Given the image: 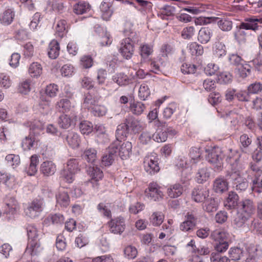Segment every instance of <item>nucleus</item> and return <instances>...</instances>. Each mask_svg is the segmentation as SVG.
<instances>
[{
	"mask_svg": "<svg viewBox=\"0 0 262 262\" xmlns=\"http://www.w3.org/2000/svg\"><path fill=\"white\" fill-rule=\"evenodd\" d=\"M231 155H229L228 157V162L232 166V172L230 177L233 181V184L235 185L237 190L244 191L248 187V182L245 179L242 177L239 169L242 168L241 165H238V160L241 157L240 154L237 151H232L231 149Z\"/></svg>",
	"mask_w": 262,
	"mask_h": 262,
	"instance_id": "f257e3e1",
	"label": "nucleus"
},
{
	"mask_svg": "<svg viewBox=\"0 0 262 262\" xmlns=\"http://www.w3.org/2000/svg\"><path fill=\"white\" fill-rule=\"evenodd\" d=\"M43 199H34L25 208V214L28 217L34 219L39 215L43 210Z\"/></svg>",
	"mask_w": 262,
	"mask_h": 262,
	"instance_id": "f03ea898",
	"label": "nucleus"
},
{
	"mask_svg": "<svg viewBox=\"0 0 262 262\" xmlns=\"http://www.w3.org/2000/svg\"><path fill=\"white\" fill-rule=\"evenodd\" d=\"M208 153L207 160L210 163L214 166V168L220 170L223 165V153L221 148L214 147L206 150Z\"/></svg>",
	"mask_w": 262,
	"mask_h": 262,
	"instance_id": "7ed1b4c3",
	"label": "nucleus"
},
{
	"mask_svg": "<svg viewBox=\"0 0 262 262\" xmlns=\"http://www.w3.org/2000/svg\"><path fill=\"white\" fill-rule=\"evenodd\" d=\"M163 188L157 182H152L149 184L145 190V194L149 199L154 201H159L163 199Z\"/></svg>",
	"mask_w": 262,
	"mask_h": 262,
	"instance_id": "20e7f679",
	"label": "nucleus"
},
{
	"mask_svg": "<svg viewBox=\"0 0 262 262\" xmlns=\"http://www.w3.org/2000/svg\"><path fill=\"white\" fill-rule=\"evenodd\" d=\"M144 167L145 170L150 174H155L159 171L158 158L156 153H150L145 157Z\"/></svg>",
	"mask_w": 262,
	"mask_h": 262,
	"instance_id": "39448f33",
	"label": "nucleus"
},
{
	"mask_svg": "<svg viewBox=\"0 0 262 262\" xmlns=\"http://www.w3.org/2000/svg\"><path fill=\"white\" fill-rule=\"evenodd\" d=\"M58 92V86L54 83L48 85L45 89V94L42 95L40 97V105H45V106H49L51 100L50 98H54L56 96Z\"/></svg>",
	"mask_w": 262,
	"mask_h": 262,
	"instance_id": "423d86ee",
	"label": "nucleus"
},
{
	"mask_svg": "<svg viewBox=\"0 0 262 262\" xmlns=\"http://www.w3.org/2000/svg\"><path fill=\"white\" fill-rule=\"evenodd\" d=\"M119 51L124 58L130 59L134 52L133 41L129 38L123 39L121 42Z\"/></svg>",
	"mask_w": 262,
	"mask_h": 262,
	"instance_id": "0eeeda50",
	"label": "nucleus"
},
{
	"mask_svg": "<svg viewBox=\"0 0 262 262\" xmlns=\"http://www.w3.org/2000/svg\"><path fill=\"white\" fill-rule=\"evenodd\" d=\"M255 210L253 202L249 199H245L238 204L237 212L250 218L254 214Z\"/></svg>",
	"mask_w": 262,
	"mask_h": 262,
	"instance_id": "6e6552de",
	"label": "nucleus"
},
{
	"mask_svg": "<svg viewBox=\"0 0 262 262\" xmlns=\"http://www.w3.org/2000/svg\"><path fill=\"white\" fill-rule=\"evenodd\" d=\"M118 142V147L116 150V155H118L120 157L124 160L127 159L130 157L132 154V144L131 142L127 141L123 143H121V141L116 140L114 142Z\"/></svg>",
	"mask_w": 262,
	"mask_h": 262,
	"instance_id": "1a4fd4ad",
	"label": "nucleus"
},
{
	"mask_svg": "<svg viewBox=\"0 0 262 262\" xmlns=\"http://www.w3.org/2000/svg\"><path fill=\"white\" fill-rule=\"evenodd\" d=\"M113 1L103 0L100 4L99 9L101 17L105 21L110 20L114 13L113 8Z\"/></svg>",
	"mask_w": 262,
	"mask_h": 262,
	"instance_id": "9d476101",
	"label": "nucleus"
},
{
	"mask_svg": "<svg viewBox=\"0 0 262 262\" xmlns=\"http://www.w3.org/2000/svg\"><path fill=\"white\" fill-rule=\"evenodd\" d=\"M108 225L110 231L114 234H121L125 228V221L122 217H118L111 220L108 222Z\"/></svg>",
	"mask_w": 262,
	"mask_h": 262,
	"instance_id": "9b49d317",
	"label": "nucleus"
},
{
	"mask_svg": "<svg viewBox=\"0 0 262 262\" xmlns=\"http://www.w3.org/2000/svg\"><path fill=\"white\" fill-rule=\"evenodd\" d=\"M77 116L74 114H62L58 119V124L59 127L63 129H68L76 124Z\"/></svg>",
	"mask_w": 262,
	"mask_h": 262,
	"instance_id": "f8f14e48",
	"label": "nucleus"
},
{
	"mask_svg": "<svg viewBox=\"0 0 262 262\" xmlns=\"http://www.w3.org/2000/svg\"><path fill=\"white\" fill-rule=\"evenodd\" d=\"M118 142H113L108 147L107 152L102 158V163L104 166H110L113 163L116 155V149H117Z\"/></svg>",
	"mask_w": 262,
	"mask_h": 262,
	"instance_id": "ddd939ff",
	"label": "nucleus"
},
{
	"mask_svg": "<svg viewBox=\"0 0 262 262\" xmlns=\"http://www.w3.org/2000/svg\"><path fill=\"white\" fill-rule=\"evenodd\" d=\"M0 184H2L8 189H13L17 185L15 177L7 172L0 171Z\"/></svg>",
	"mask_w": 262,
	"mask_h": 262,
	"instance_id": "4468645a",
	"label": "nucleus"
},
{
	"mask_svg": "<svg viewBox=\"0 0 262 262\" xmlns=\"http://www.w3.org/2000/svg\"><path fill=\"white\" fill-rule=\"evenodd\" d=\"M209 189L202 186L194 188L191 193L192 199L198 203L205 201L209 196Z\"/></svg>",
	"mask_w": 262,
	"mask_h": 262,
	"instance_id": "2eb2a0df",
	"label": "nucleus"
},
{
	"mask_svg": "<svg viewBox=\"0 0 262 262\" xmlns=\"http://www.w3.org/2000/svg\"><path fill=\"white\" fill-rule=\"evenodd\" d=\"M186 220L180 225V229L183 232L192 230L196 224V218L192 212H188L185 216Z\"/></svg>",
	"mask_w": 262,
	"mask_h": 262,
	"instance_id": "dca6fc26",
	"label": "nucleus"
},
{
	"mask_svg": "<svg viewBox=\"0 0 262 262\" xmlns=\"http://www.w3.org/2000/svg\"><path fill=\"white\" fill-rule=\"evenodd\" d=\"M89 173L91 177V183L92 184L93 187L94 189L98 188V181L101 180L103 174L102 171L97 167H90L89 169Z\"/></svg>",
	"mask_w": 262,
	"mask_h": 262,
	"instance_id": "f3484780",
	"label": "nucleus"
},
{
	"mask_svg": "<svg viewBox=\"0 0 262 262\" xmlns=\"http://www.w3.org/2000/svg\"><path fill=\"white\" fill-rule=\"evenodd\" d=\"M126 122L127 123L129 131L130 130L134 134L138 133L145 127V124L143 122L132 117L126 118Z\"/></svg>",
	"mask_w": 262,
	"mask_h": 262,
	"instance_id": "a211bd4d",
	"label": "nucleus"
},
{
	"mask_svg": "<svg viewBox=\"0 0 262 262\" xmlns=\"http://www.w3.org/2000/svg\"><path fill=\"white\" fill-rule=\"evenodd\" d=\"M40 172L45 177L53 175L56 171V165L52 161H46L40 165Z\"/></svg>",
	"mask_w": 262,
	"mask_h": 262,
	"instance_id": "6ab92c4d",
	"label": "nucleus"
},
{
	"mask_svg": "<svg viewBox=\"0 0 262 262\" xmlns=\"http://www.w3.org/2000/svg\"><path fill=\"white\" fill-rule=\"evenodd\" d=\"M57 205L66 208L70 204V199L67 192L64 190H59L56 194Z\"/></svg>",
	"mask_w": 262,
	"mask_h": 262,
	"instance_id": "aec40b11",
	"label": "nucleus"
},
{
	"mask_svg": "<svg viewBox=\"0 0 262 262\" xmlns=\"http://www.w3.org/2000/svg\"><path fill=\"white\" fill-rule=\"evenodd\" d=\"M66 141L68 145L72 148H78L81 142L79 135L73 132H69L68 133Z\"/></svg>",
	"mask_w": 262,
	"mask_h": 262,
	"instance_id": "412c9836",
	"label": "nucleus"
},
{
	"mask_svg": "<svg viewBox=\"0 0 262 262\" xmlns=\"http://www.w3.org/2000/svg\"><path fill=\"white\" fill-rule=\"evenodd\" d=\"M183 192V187L179 183L169 185L167 189V194L170 198H177L182 195Z\"/></svg>",
	"mask_w": 262,
	"mask_h": 262,
	"instance_id": "4be33fe9",
	"label": "nucleus"
},
{
	"mask_svg": "<svg viewBox=\"0 0 262 262\" xmlns=\"http://www.w3.org/2000/svg\"><path fill=\"white\" fill-rule=\"evenodd\" d=\"M28 74L34 78L39 77L42 73V67L38 62H33L28 67Z\"/></svg>",
	"mask_w": 262,
	"mask_h": 262,
	"instance_id": "5701e85b",
	"label": "nucleus"
},
{
	"mask_svg": "<svg viewBox=\"0 0 262 262\" xmlns=\"http://www.w3.org/2000/svg\"><path fill=\"white\" fill-rule=\"evenodd\" d=\"M210 176L209 169L205 166L199 169L196 173L195 179L198 183L202 184L208 180Z\"/></svg>",
	"mask_w": 262,
	"mask_h": 262,
	"instance_id": "b1692460",
	"label": "nucleus"
},
{
	"mask_svg": "<svg viewBox=\"0 0 262 262\" xmlns=\"http://www.w3.org/2000/svg\"><path fill=\"white\" fill-rule=\"evenodd\" d=\"M258 23H262V19L249 18L246 20V22L242 23L240 26L242 29L255 31L258 29Z\"/></svg>",
	"mask_w": 262,
	"mask_h": 262,
	"instance_id": "393cba45",
	"label": "nucleus"
},
{
	"mask_svg": "<svg viewBox=\"0 0 262 262\" xmlns=\"http://www.w3.org/2000/svg\"><path fill=\"white\" fill-rule=\"evenodd\" d=\"M212 35L211 30L208 27H202L198 33V40L202 43H207Z\"/></svg>",
	"mask_w": 262,
	"mask_h": 262,
	"instance_id": "a878e982",
	"label": "nucleus"
},
{
	"mask_svg": "<svg viewBox=\"0 0 262 262\" xmlns=\"http://www.w3.org/2000/svg\"><path fill=\"white\" fill-rule=\"evenodd\" d=\"M238 196L234 192L230 191L227 199L224 201V206L228 209L234 208L236 206H238L237 202L238 201Z\"/></svg>",
	"mask_w": 262,
	"mask_h": 262,
	"instance_id": "bb28decb",
	"label": "nucleus"
},
{
	"mask_svg": "<svg viewBox=\"0 0 262 262\" xmlns=\"http://www.w3.org/2000/svg\"><path fill=\"white\" fill-rule=\"evenodd\" d=\"M39 163V157L33 155L30 158L29 166L26 168V171L29 176H34L37 171V165Z\"/></svg>",
	"mask_w": 262,
	"mask_h": 262,
	"instance_id": "cd10ccee",
	"label": "nucleus"
},
{
	"mask_svg": "<svg viewBox=\"0 0 262 262\" xmlns=\"http://www.w3.org/2000/svg\"><path fill=\"white\" fill-rule=\"evenodd\" d=\"M91 6L86 2H80L73 6V12L77 15H81L89 12Z\"/></svg>",
	"mask_w": 262,
	"mask_h": 262,
	"instance_id": "c85d7f7f",
	"label": "nucleus"
},
{
	"mask_svg": "<svg viewBox=\"0 0 262 262\" xmlns=\"http://www.w3.org/2000/svg\"><path fill=\"white\" fill-rule=\"evenodd\" d=\"M14 16V11L8 9L0 14V21L4 25H9L13 21Z\"/></svg>",
	"mask_w": 262,
	"mask_h": 262,
	"instance_id": "c756f323",
	"label": "nucleus"
},
{
	"mask_svg": "<svg viewBox=\"0 0 262 262\" xmlns=\"http://www.w3.org/2000/svg\"><path fill=\"white\" fill-rule=\"evenodd\" d=\"M213 189L217 193H223L228 189V183L222 178L215 179L213 183Z\"/></svg>",
	"mask_w": 262,
	"mask_h": 262,
	"instance_id": "7c9ffc66",
	"label": "nucleus"
},
{
	"mask_svg": "<svg viewBox=\"0 0 262 262\" xmlns=\"http://www.w3.org/2000/svg\"><path fill=\"white\" fill-rule=\"evenodd\" d=\"M229 234L224 229H216L211 234V238L217 242L227 241Z\"/></svg>",
	"mask_w": 262,
	"mask_h": 262,
	"instance_id": "2f4dec72",
	"label": "nucleus"
},
{
	"mask_svg": "<svg viewBox=\"0 0 262 262\" xmlns=\"http://www.w3.org/2000/svg\"><path fill=\"white\" fill-rule=\"evenodd\" d=\"M59 44L56 40H52L49 45L48 55L51 59H56L59 54Z\"/></svg>",
	"mask_w": 262,
	"mask_h": 262,
	"instance_id": "473e14b6",
	"label": "nucleus"
},
{
	"mask_svg": "<svg viewBox=\"0 0 262 262\" xmlns=\"http://www.w3.org/2000/svg\"><path fill=\"white\" fill-rule=\"evenodd\" d=\"M38 141L35 137L30 134L23 140L21 147L25 150L31 149V148L37 145Z\"/></svg>",
	"mask_w": 262,
	"mask_h": 262,
	"instance_id": "72a5a7b5",
	"label": "nucleus"
},
{
	"mask_svg": "<svg viewBox=\"0 0 262 262\" xmlns=\"http://www.w3.org/2000/svg\"><path fill=\"white\" fill-rule=\"evenodd\" d=\"M165 215L161 211H155L149 217L150 223L154 226H160L164 221Z\"/></svg>",
	"mask_w": 262,
	"mask_h": 262,
	"instance_id": "f704fd0d",
	"label": "nucleus"
},
{
	"mask_svg": "<svg viewBox=\"0 0 262 262\" xmlns=\"http://www.w3.org/2000/svg\"><path fill=\"white\" fill-rule=\"evenodd\" d=\"M129 131V127L125 120L124 123H121L117 126L116 132L117 140L124 139L126 137Z\"/></svg>",
	"mask_w": 262,
	"mask_h": 262,
	"instance_id": "c9c22d12",
	"label": "nucleus"
},
{
	"mask_svg": "<svg viewBox=\"0 0 262 262\" xmlns=\"http://www.w3.org/2000/svg\"><path fill=\"white\" fill-rule=\"evenodd\" d=\"M188 52L192 56H200L204 53L203 47L195 42L189 43L187 47Z\"/></svg>",
	"mask_w": 262,
	"mask_h": 262,
	"instance_id": "e433bc0d",
	"label": "nucleus"
},
{
	"mask_svg": "<svg viewBox=\"0 0 262 262\" xmlns=\"http://www.w3.org/2000/svg\"><path fill=\"white\" fill-rule=\"evenodd\" d=\"M164 64V61L163 59L157 57L154 58L151 62V70L156 74H159L162 71Z\"/></svg>",
	"mask_w": 262,
	"mask_h": 262,
	"instance_id": "4c0bfd02",
	"label": "nucleus"
},
{
	"mask_svg": "<svg viewBox=\"0 0 262 262\" xmlns=\"http://www.w3.org/2000/svg\"><path fill=\"white\" fill-rule=\"evenodd\" d=\"M98 99L96 97L93 96L90 93H88L84 98L83 106L91 110L98 104Z\"/></svg>",
	"mask_w": 262,
	"mask_h": 262,
	"instance_id": "58836bf2",
	"label": "nucleus"
},
{
	"mask_svg": "<svg viewBox=\"0 0 262 262\" xmlns=\"http://www.w3.org/2000/svg\"><path fill=\"white\" fill-rule=\"evenodd\" d=\"M43 248L40 244L36 241L29 242L27 250L31 255H35L39 254L42 251Z\"/></svg>",
	"mask_w": 262,
	"mask_h": 262,
	"instance_id": "ea45409f",
	"label": "nucleus"
},
{
	"mask_svg": "<svg viewBox=\"0 0 262 262\" xmlns=\"http://www.w3.org/2000/svg\"><path fill=\"white\" fill-rule=\"evenodd\" d=\"M139 52L142 57V60H144L152 54L153 47L146 43L141 44L139 47Z\"/></svg>",
	"mask_w": 262,
	"mask_h": 262,
	"instance_id": "a19ab883",
	"label": "nucleus"
},
{
	"mask_svg": "<svg viewBox=\"0 0 262 262\" xmlns=\"http://www.w3.org/2000/svg\"><path fill=\"white\" fill-rule=\"evenodd\" d=\"M146 107L141 102H133L130 103L129 110L135 115H140L143 113Z\"/></svg>",
	"mask_w": 262,
	"mask_h": 262,
	"instance_id": "79ce46f5",
	"label": "nucleus"
},
{
	"mask_svg": "<svg viewBox=\"0 0 262 262\" xmlns=\"http://www.w3.org/2000/svg\"><path fill=\"white\" fill-rule=\"evenodd\" d=\"M31 90V80L27 79L20 82L18 88V91L22 95H27Z\"/></svg>",
	"mask_w": 262,
	"mask_h": 262,
	"instance_id": "37998d69",
	"label": "nucleus"
},
{
	"mask_svg": "<svg viewBox=\"0 0 262 262\" xmlns=\"http://www.w3.org/2000/svg\"><path fill=\"white\" fill-rule=\"evenodd\" d=\"M6 211L8 213L14 214L19 209L17 201L14 198H10L6 202Z\"/></svg>",
	"mask_w": 262,
	"mask_h": 262,
	"instance_id": "c03bdc74",
	"label": "nucleus"
},
{
	"mask_svg": "<svg viewBox=\"0 0 262 262\" xmlns=\"http://www.w3.org/2000/svg\"><path fill=\"white\" fill-rule=\"evenodd\" d=\"M67 28V23L65 20L62 19L59 20L56 26V34L60 38L63 37L66 34Z\"/></svg>",
	"mask_w": 262,
	"mask_h": 262,
	"instance_id": "a18cd8bd",
	"label": "nucleus"
},
{
	"mask_svg": "<svg viewBox=\"0 0 262 262\" xmlns=\"http://www.w3.org/2000/svg\"><path fill=\"white\" fill-rule=\"evenodd\" d=\"M72 107L70 101L67 99H61L56 104V108L61 112H69Z\"/></svg>",
	"mask_w": 262,
	"mask_h": 262,
	"instance_id": "49530a36",
	"label": "nucleus"
},
{
	"mask_svg": "<svg viewBox=\"0 0 262 262\" xmlns=\"http://www.w3.org/2000/svg\"><path fill=\"white\" fill-rule=\"evenodd\" d=\"M112 79L115 82L121 86L126 85L129 82L128 77L122 73L115 74Z\"/></svg>",
	"mask_w": 262,
	"mask_h": 262,
	"instance_id": "de8ad7c7",
	"label": "nucleus"
},
{
	"mask_svg": "<svg viewBox=\"0 0 262 262\" xmlns=\"http://www.w3.org/2000/svg\"><path fill=\"white\" fill-rule=\"evenodd\" d=\"M77 173L66 168L62 170L60 173V178L67 183H71L75 179V175Z\"/></svg>",
	"mask_w": 262,
	"mask_h": 262,
	"instance_id": "09e8293b",
	"label": "nucleus"
},
{
	"mask_svg": "<svg viewBox=\"0 0 262 262\" xmlns=\"http://www.w3.org/2000/svg\"><path fill=\"white\" fill-rule=\"evenodd\" d=\"M213 54L217 57L225 55L226 54L225 45L221 42H215L213 47Z\"/></svg>",
	"mask_w": 262,
	"mask_h": 262,
	"instance_id": "8fccbe9b",
	"label": "nucleus"
},
{
	"mask_svg": "<svg viewBox=\"0 0 262 262\" xmlns=\"http://www.w3.org/2000/svg\"><path fill=\"white\" fill-rule=\"evenodd\" d=\"M27 232L29 242L36 241L38 237V231L36 227L33 225H29L27 227Z\"/></svg>",
	"mask_w": 262,
	"mask_h": 262,
	"instance_id": "3c124183",
	"label": "nucleus"
},
{
	"mask_svg": "<svg viewBox=\"0 0 262 262\" xmlns=\"http://www.w3.org/2000/svg\"><path fill=\"white\" fill-rule=\"evenodd\" d=\"M60 73L62 77H71L75 72V68L71 64H64L60 69Z\"/></svg>",
	"mask_w": 262,
	"mask_h": 262,
	"instance_id": "603ef678",
	"label": "nucleus"
},
{
	"mask_svg": "<svg viewBox=\"0 0 262 262\" xmlns=\"http://www.w3.org/2000/svg\"><path fill=\"white\" fill-rule=\"evenodd\" d=\"M238 73L243 78L247 77L251 73V66L247 63H242L237 67Z\"/></svg>",
	"mask_w": 262,
	"mask_h": 262,
	"instance_id": "864d4df0",
	"label": "nucleus"
},
{
	"mask_svg": "<svg viewBox=\"0 0 262 262\" xmlns=\"http://www.w3.org/2000/svg\"><path fill=\"white\" fill-rule=\"evenodd\" d=\"M81 133L83 135H89L93 130V126L91 122L88 121H82L79 124Z\"/></svg>",
	"mask_w": 262,
	"mask_h": 262,
	"instance_id": "5fc2aeb1",
	"label": "nucleus"
},
{
	"mask_svg": "<svg viewBox=\"0 0 262 262\" xmlns=\"http://www.w3.org/2000/svg\"><path fill=\"white\" fill-rule=\"evenodd\" d=\"M83 158L89 163H93L97 159V151L94 148L86 149L83 154Z\"/></svg>",
	"mask_w": 262,
	"mask_h": 262,
	"instance_id": "6e6d98bb",
	"label": "nucleus"
},
{
	"mask_svg": "<svg viewBox=\"0 0 262 262\" xmlns=\"http://www.w3.org/2000/svg\"><path fill=\"white\" fill-rule=\"evenodd\" d=\"M219 27L223 31H229L232 28V22L231 20L223 18L217 21Z\"/></svg>",
	"mask_w": 262,
	"mask_h": 262,
	"instance_id": "4d7b16f0",
	"label": "nucleus"
},
{
	"mask_svg": "<svg viewBox=\"0 0 262 262\" xmlns=\"http://www.w3.org/2000/svg\"><path fill=\"white\" fill-rule=\"evenodd\" d=\"M150 91L146 83H142L139 89V97L143 100H146L150 95Z\"/></svg>",
	"mask_w": 262,
	"mask_h": 262,
	"instance_id": "13d9d810",
	"label": "nucleus"
},
{
	"mask_svg": "<svg viewBox=\"0 0 262 262\" xmlns=\"http://www.w3.org/2000/svg\"><path fill=\"white\" fill-rule=\"evenodd\" d=\"M229 254L232 260H238L243 256V251L239 248H231L229 251Z\"/></svg>",
	"mask_w": 262,
	"mask_h": 262,
	"instance_id": "bf43d9fd",
	"label": "nucleus"
},
{
	"mask_svg": "<svg viewBox=\"0 0 262 262\" xmlns=\"http://www.w3.org/2000/svg\"><path fill=\"white\" fill-rule=\"evenodd\" d=\"M181 70L184 74H192L196 72L197 67L191 63H184L182 65Z\"/></svg>",
	"mask_w": 262,
	"mask_h": 262,
	"instance_id": "052dcab7",
	"label": "nucleus"
},
{
	"mask_svg": "<svg viewBox=\"0 0 262 262\" xmlns=\"http://www.w3.org/2000/svg\"><path fill=\"white\" fill-rule=\"evenodd\" d=\"M217 208V202L214 199H209L205 202V210L208 212H214Z\"/></svg>",
	"mask_w": 262,
	"mask_h": 262,
	"instance_id": "680f3d73",
	"label": "nucleus"
},
{
	"mask_svg": "<svg viewBox=\"0 0 262 262\" xmlns=\"http://www.w3.org/2000/svg\"><path fill=\"white\" fill-rule=\"evenodd\" d=\"M92 113L95 116H103L107 112V109L104 105L96 104L91 110Z\"/></svg>",
	"mask_w": 262,
	"mask_h": 262,
	"instance_id": "e2e57ef3",
	"label": "nucleus"
},
{
	"mask_svg": "<svg viewBox=\"0 0 262 262\" xmlns=\"http://www.w3.org/2000/svg\"><path fill=\"white\" fill-rule=\"evenodd\" d=\"M250 217L237 212V216L234 220V224L238 228L243 227Z\"/></svg>",
	"mask_w": 262,
	"mask_h": 262,
	"instance_id": "0e129e2a",
	"label": "nucleus"
},
{
	"mask_svg": "<svg viewBox=\"0 0 262 262\" xmlns=\"http://www.w3.org/2000/svg\"><path fill=\"white\" fill-rule=\"evenodd\" d=\"M11 83L9 76L5 73H0V87L8 89L10 87Z\"/></svg>",
	"mask_w": 262,
	"mask_h": 262,
	"instance_id": "69168bd1",
	"label": "nucleus"
},
{
	"mask_svg": "<svg viewBox=\"0 0 262 262\" xmlns=\"http://www.w3.org/2000/svg\"><path fill=\"white\" fill-rule=\"evenodd\" d=\"M93 64V60L90 55H84L81 57L80 65L84 69L90 68Z\"/></svg>",
	"mask_w": 262,
	"mask_h": 262,
	"instance_id": "338daca9",
	"label": "nucleus"
},
{
	"mask_svg": "<svg viewBox=\"0 0 262 262\" xmlns=\"http://www.w3.org/2000/svg\"><path fill=\"white\" fill-rule=\"evenodd\" d=\"M189 156L191 158V161L192 163H196L201 157L200 149L197 147H192L190 149Z\"/></svg>",
	"mask_w": 262,
	"mask_h": 262,
	"instance_id": "774afa93",
	"label": "nucleus"
}]
</instances>
